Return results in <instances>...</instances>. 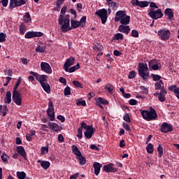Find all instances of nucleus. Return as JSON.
<instances>
[{"mask_svg": "<svg viewBox=\"0 0 179 179\" xmlns=\"http://www.w3.org/2000/svg\"><path fill=\"white\" fill-rule=\"evenodd\" d=\"M80 27V24L78 20H71V27H70V15H66L64 16V24L61 26V29L63 33H66L71 29H76Z\"/></svg>", "mask_w": 179, "mask_h": 179, "instance_id": "nucleus-1", "label": "nucleus"}, {"mask_svg": "<svg viewBox=\"0 0 179 179\" xmlns=\"http://www.w3.org/2000/svg\"><path fill=\"white\" fill-rule=\"evenodd\" d=\"M22 80V78L20 76L17 82L15 83L13 91V96H12L13 101L18 106H22V94L19 91H17V88L21 84Z\"/></svg>", "mask_w": 179, "mask_h": 179, "instance_id": "nucleus-2", "label": "nucleus"}, {"mask_svg": "<svg viewBox=\"0 0 179 179\" xmlns=\"http://www.w3.org/2000/svg\"><path fill=\"white\" fill-rule=\"evenodd\" d=\"M140 112L143 119L147 121L155 120L158 117L156 110L152 107L150 108V110H141Z\"/></svg>", "mask_w": 179, "mask_h": 179, "instance_id": "nucleus-3", "label": "nucleus"}, {"mask_svg": "<svg viewBox=\"0 0 179 179\" xmlns=\"http://www.w3.org/2000/svg\"><path fill=\"white\" fill-rule=\"evenodd\" d=\"M138 76L143 79V80L146 81L150 76V71L148 68V64L144 63L138 64Z\"/></svg>", "mask_w": 179, "mask_h": 179, "instance_id": "nucleus-4", "label": "nucleus"}, {"mask_svg": "<svg viewBox=\"0 0 179 179\" xmlns=\"http://www.w3.org/2000/svg\"><path fill=\"white\" fill-rule=\"evenodd\" d=\"M148 16L153 20H157V19L162 18L164 16V14L162 13L161 8H158L157 10L150 8Z\"/></svg>", "mask_w": 179, "mask_h": 179, "instance_id": "nucleus-5", "label": "nucleus"}, {"mask_svg": "<svg viewBox=\"0 0 179 179\" xmlns=\"http://www.w3.org/2000/svg\"><path fill=\"white\" fill-rule=\"evenodd\" d=\"M29 74L33 75V76L36 78V80L38 81L41 85H43V83H46L48 78V76L46 75H40L37 73V72H34L33 71H29Z\"/></svg>", "mask_w": 179, "mask_h": 179, "instance_id": "nucleus-6", "label": "nucleus"}, {"mask_svg": "<svg viewBox=\"0 0 179 179\" xmlns=\"http://www.w3.org/2000/svg\"><path fill=\"white\" fill-rule=\"evenodd\" d=\"M158 37L162 41H167L171 37V31L169 29H159L157 32Z\"/></svg>", "mask_w": 179, "mask_h": 179, "instance_id": "nucleus-7", "label": "nucleus"}, {"mask_svg": "<svg viewBox=\"0 0 179 179\" xmlns=\"http://www.w3.org/2000/svg\"><path fill=\"white\" fill-rule=\"evenodd\" d=\"M107 9L106 8H102V9H99L96 12H95V15L101 18V23L105 24L107 22Z\"/></svg>", "mask_w": 179, "mask_h": 179, "instance_id": "nucleus-8", "label": "nucleus"}, {"mask_svg": "<svg viewBox=\"0 0 179 179\" xmlns=\"http://www.w3.org/2000/svg\"><path fill=\"white\" fill-rule=\"evenodd\" d=\"M47 114L51 121H54L55 120V108L51 99H49V103H48V108L47 110Z\"/></svg>", "mask_w": 179, "mask_h": 179, "instance_id": "nucleus-9", "label": "nucleus"}, {"mask_svg": "<svg viewBox=\"0 0 179 179\" xmlns=\"http://www.w3.org/2000/svg\"><path fill=\"white\" fill-rule=\"evenodd\" d=\"M43 35L44 34L41 31H29L25 34L24 38L27 39H31V38H34L43 37Z\"/></svg>", "mask_w": 179, "mask_h": 179, "instance_id": "nucleus-10", "label": "nucleus"}, {"mask_svg": "<svg viewBox=\"0 0 179 179\" xmlns=\"http://www.w3.org/2000/svg\"><path fill=\"white\" fill-rule=\"evenodd\" d=\"M172 131H173V127L171 124H169V123L166 122L162 123L161 126V131L163 132V134H168Z\"/></svg>", "mask_w": 179, "mask_h": 179, "instance_id": "nucleus-11", "label": "nucleus"}, {"mask_svg": "<svg viewBox=\"0 0 179 179\" xmlns=\"http://www.w3.org/2000/svg\"><path fill=\"white\" fill-rule=\"evenodd\" d=\"M41 69L42 71L48 73L52 74V69L50 66V65L47 62H41Z\"/></svg>", "mask_w": 179, "mask_h": 179, "instance_id": "nucleus-12", "label": "nucleus"}, {"mask_svg": "<svg viewBox=\"0 0 179 179\" xmlns=\"http://www.w3.org/2000/svg\"><path fill=\"white\" fill-rule=\"evenodd\" d=\"M132 6H140L141 8H145L149 6L150 2L147 1H139L138 0H132L131 1Z\"/></svg>", "mask_w": 179, "mask_h": 179, "instance_id": "nucleus-13", "label": "nucleus"}, {"mask_svg": "<svg viewBox=\"0 0 179 179\" xmlns=\"http://www.w3.org/2000/svg\"><path fill=\"white\" fill-rule=\"evenodd\" d=\"M67 11V7L66 6H64L61 9V12H60V15H59V26H62V24H64V15L65 13Z\"/></svg>", "mask_w": 179, "mask_h": 179, "instance_id": "nucleus-14", "label": "nucleus"}, {"mask_svg": "<svg viewBox=\"0 0 179 179\" xmlns=\"http://www.w3.org/2000/svg\"><path fill=\"white\" fill-rule=\"evenodd\" d=\"M96 128L91 125L90 127H89L88 129L86 130V131L84 133V136L87 138V139H91L92 136L94 132H96Z\"/></svg>", "mask_w": 179, "mask_h": 179, "instance_id": "nucleus-15", "label": "nucleus"}, {"mask_svg": "<svg viewBox=\"0 0 179 179\" xmlns=\"http://www.w3.org/2000/svg\"><path fill=\"white\" fill-rule=\"evenodd\" d=\"M75 61V57H69L66 59V62L64 63V70L66 72H68L69 68L73 65Z\"/></svg>", "mask_w": 179, "mask_h": 179, "instance_id": "nucleus-16", "label": "nucleus"}, {"mask_svg": "<svg viewBox=\"0 0 179 179\" xmlns=\"http://www.w3.org/2000/svg\"><path fill=\"white\" fill-rule=\"evenodd\" d=\"M16 151L21 157H23L24 160H27V155L26 153V151L22 145H17L16 148Z\"/></svg>", "mask_w": 179, "mask_h": 179, "instance_id": "nucleus-17", "label": "nucleus"}, {"mask_svg": "<svg viewBox=\"0 0 179 179\" xmlns=\"http://www.w3.org/2000/svg\"><path fill=\"white\" fill-rule=\"evenodd\" d=\"M103 170L106 171V173H117V168L113 167V164H109L108 165L103 166Z\"/></svg>", "mask_w": 179, "mask_h": 179, "instance_id": "nucleus-18", "label": "nucleus"}, {"mask_svg": "<svg viewBox=\"0 0 179 179\" xmlns=\"http://www.w3.org/2000/svg\"><path fill=\"white\" fill-rule=\"evenodd\" d=\"M48 127L50 129H52L56 132H58V131L62 130V127H60L59 125L57 124V123H55V122H49Z\"/></svg>", "mask_w": 179, "mask_h": 179, "instance_id": "nucleus-19", "label": "nucleus"}, {"mask_svg": "<svg viewBox=\"0 0 179 179\" xmlns=\"http://www.w3.org/2000/svg\"><path fill=\"white\" fill-rule=\"evenodd\" d=\"M119 32H121V33H123V34H125L127 35H128L130 31H131V29H130V27L128 26V25H120L119 26Z\"/></svg>", "mask_w": 179, "mask_h": 179, "instance_id": "nucleus-20", "label": "nucleus"}, {"mask_svg": "<svg viewBox=\"0 0 179 179\" xmlns=\"http://www.w3.org/2000/svg\"><path fill=\"white\" fill-rule=\"evenodd\" d=\"M127 15V12L126 11H118L115 14V22H120L121 19Z\"/></svg>", "mask_w": 179, "mask_h": 179, "instance_id": "nucleus-21", "label": "nucleus"}, {"mask_svg": "<svg viewBox=\"0 0 179 179\" xmlns=\"http://www.w3.org/2000/svg\"><path fill=\"white\" fill-rule=\"evenodd\" d=\"M94 170V174L96 176H99L100 173L101 169L102 168L101 164H99V162H94L93 164Z\"/></svg>", "mask_w": 179, "mask_h": 179, "instance_id": "nucleus-22", "label": "nucleus"}, {"mask_svg": "<svg viewBox=\"0 0 179 179\" xmlns=\"http://www.w3.org/2000/svg\"><path fill=\"white\" fill-rule=\"evenodd\" d=\"M164 15L168 16V19L169 20H172V19L174 17V13L171 8H166L164 10Z\"/></svg>", "mask_w": 179, "mask_h": 179, "instance_id": "nucleus-23", "label": "nucleus"}, {"mask_svg": "<svg viewBox=\"0 0 179 179\" xmlns=\"http://www.w3.org/2000/svg\"><path fill=\"white\" fill-rule=\"evenodd\" d=\"M131 17L130 15H125V17L121 18L120 22L122 25L127 26V24H129L130 23Z\"/></svg>", "mask_w": 179, "mask_h": 179, "instance_id": "nucleus-24", "label": "nucleus"}, {"mask_svg": "<svg viewBox=\"0 0 179 179\" xmlns=\"http://www.w3.org/2000/svg\"><path fill=\"white\" fill-rule=\"evenodd\" d=\"M38 163L41 164V167L45 170H47L50 166V162L48 161L38 160Z\"/></svg>", "mask_w": 179, "mask_h": 179, "instance_id": "nucleus-25", "label": "nucleus"}, {"mask_svg": "<svg viewBox=\"0 0 179 179\" xmlns=\"http://www.w3.org/2000/svg\"><path fill=\"white\" fill-rule=\"evenodd\" d=\"M11 101H12V93L10 91H8L6 94L4 103H10Z\"/></svg>", "mask_w": 179, "mask_h": 179, "instance_id": "nucleus-26", "label": "nucleus"}, {"mask_svg": "<svg viewBox=\"0 0 179 179\" xmlns=\"http://www.w3.org/2000/svg\"><path fill=\"white\" fill-rule=\"evenodd\" d=\"M41 87H43L44 91L45 92H47L48 94L51 92V87H50L49 83H48V80H46V82H45L43 84H42Z\"/></svg>", "mask_w": 179, "mask_h": 179, "instance_id": "nucleus-27", "label": "nucleus"}, {"mask_svg": "<svg viewBox=\"0 0 179 179\" xmlns=\"http://www.w3.org/2000/svg\"><path fill=\"white\" fill-rule=\"evenodd\" d=\"M77 159H78V162H79L80 165H85V164H86L87 159H86L85 157H83L82 155V153L78 157H77Z\"/></svg>", "mask_w": 179, "mask_h": 179, "instance_id": "nucleus-28", "label": "nucleus"}, {"mask_svg": "<svg viewBox=\"0 0 179 179\" xmlns=\"http://www.w3.org/2000/svg\"><path fill=\"white\" fill-rule=\"evenodd\" d=\"M24 23H31V15H30V13L29 12L27 13H25V14L24 15Z\"/></svg>", "mask_w": 179, "mask_h": 179, "instance_id": "nucleus-29", "label": "nucleus"}, {"mask_svg": "<svg viewBox=\"0 0 179 179\" xmlns=\"http://www.w3.org/2000/svg\"><path fill=\"white\" fill-rule=\"evenodd\" d=\"M8 111V106L4 105L3 107L2 105H0V113H2L3 117H6Z\"/></svg>", "mask_w": 179, "mask_h": 179, "instance_id": "nucleus-30", "label": "nucleus"}, {"mask_svg": "<svg viewBox=\"0 0 179 179\" xmlns=\"http://www.w3.org/2000/svg\"><path fill=\"white\" fill-rule=\"evenodd\" d=\"M27 29V27L25 25L24 23L20 24V34L21 35H24L26 33Z\"/></svg>", "mask_w": 179, "mask_h": 179, "instance_id": "nucleus-31", "label": "nucleus"}, {"mask_svg": "<svg viewBox=\"0 0 179 179\" xmlns=\"http://www.w3.org/2000/svg\"><path fill=\"white\" fill-rule=\"evenodd\" d=\"M105 89H106L108 91L109 94H113V90H115V87L112 85L111 83H108L105 86Z\"/></svg>", "mask_w": 179, "mask_h": 179, "instance_id": "nucleus-32", "label": "nucleus"}, {"mask_svg": "<svg viewBox=\"0 0 179 179\" xmlns=\"http://www.w3.org/2000/svg\"><path fill=\"white\" fill-rule=\"evenodd\" d=\"M72 150L73 152L78 157L79 156H80V155L82 154L81 152L79 150L78 148L77 147V145H72Z\"/></svg>", "mask_w": 179, "mask_h": 179, "instance_id": "nucleus-33", "label": "nucleus"}, {"mask_svg": "<svg viewBox=\"0 0 179 179\" xmlns=\"http://www.w3.org/2000/svg\"><path fill=\"white\" fill-rule=\"evenodd\" d=\"M16 175L18 179H25L27 176L24 171H17Z\"/></svg>", "mask_w": 179, "mask_h": 179, "instance_id": "nucleus-34", "label": "nucleus"}, {"mask_svg": "<svg viewBox=\"0 0 179 179\" xmlns=\"http://www.w3.org/2000/svg\"><path fill=\"white\" fill-rule=\"evenodd\" d=\"M162 85H164V82L162 80L156 82L155 83V90H161V89H162V87H163Z\"/></svg>", "mask_w": 179, "mask_h": 179, "instance_id": "nucleus-35", "label": "nucleus"}, {"mask_svg": "<svg viewBox=\"0 0 179 179\" xmlns=\"http://www.w3.org/2000/svg\"><path fill=\"white\" fill-rule=\"evenodd\" d=\"M17 7V0H10L9 7L8 8L10 10H13L14 8Z\"/></svg>", "mask_w": 179, "mask_h": 179, "instance_id": "nucleus-36", "label": "nucleus"}, {"mask_svg": "<svg viewBox=\"0 0 179 179\" xmlns=\"http://www.w3.org/2000/svg\"><path fill=\"white\" fill-rule=\"evenodd\" d=\"M80 23V27H85L86 25V22H87V17L84 15L83 17L80 18V21H78Z\"/></svg>", "mask_w": 179, "mask_h": 179, "instance_id": "nucleus-37", "label": "nucleus"}, {"mask_svg": "<svg viewBox=\"0 0 179 179\" xmlns=\"http://www.w3.org/2000/svg\"><path fill=\"white\" fill-rule=\"evenodd\" d=\"M45 50H46V46L39 45V46L36 47L35 49V51L36 52H39V53H43L45 52Z\"/></svg>", "mask_w": 179, "mask_h": 179, "instance_id": "nucleus-38", "label": "nucleus"}, {"mask_svg": "<svg viewBox=\"0 0 179 179\" xmlns=\"http://www.w3.org/2000/svg\"><path fill=\"white\" fill-rule=\"evenodd\" d=\"M80 68V64L78 63L76 66H71V68L69 69L68 72L69 73L76 72V70L79 69Z\"/></svg>", "mask_w": 179, "mask_h": 179, "instance_id": "nucleus-39", "label": "nucleus"}, {"mask_svg": "<svg viewBox=\"0 0 179 179\" xmlns=\"http://www.w3.org/2000/svg\"><path fill=\"white\" fill-rule=\"evenodd\" d=\"M146 150L149 154H152L154 152V145L152 143H148L146 147Z\"/></svg>", "mask_w": 179, "mask_h": 179, "instance_id": "nucleus-40", "label": "nucleus"}, {"mask_svg": "<svg viewBox=\"0 0 179 179\" xmlns=\"http://www.w3.org/2000/svg\"><path fill=\"white\" fill-rule=\"evenodd\" d=\"M159 63L157 59H151L149 62H148V66L150 69H153V66L155 65V64Z\"/></svg>", "mask_w": 179, "mask_h": 179, "instance_id": "nucleus-41", "label": "nucleus"}, {"mask_svg": "<svg viewBox=\"0 0 179 179\" xmlns=\"http://www.w3.org/2000/svg\"><path fill=\"white\" fill-rule=\"evenodd\" d=\"M48 152H49V145H46L45 147H42L41 148V154H42V155L47 154V153H48Z\"/></svg>", "mask_w": 179, "mask_h": 179, "instance_id": "nucleus-42", "label": "nucleus"}, {"mask_svg": "<svg viewBox=\"0 0 179 179\" xmlns=\"http://www.w3.org/2000/svg\"><path fill=\"white\" fill-rule=\"evenodd\" d=\"M92 125H87L86 122H82L80 123V127H79L83 131V129H85L86 131L91 127Z\"/></svg>", "mask_w": 179, "mask_h": 179, "instance_id": "nucleus-43", "label": "nucleus"}, {"mask_svg": "<svg viewBox=\"0 0 179 179\" xmlns=\"http://www.w3.org/2000/svg\"><path fill=\"white\" fill-rule=\"evenodd\" d=\"M76 104L78 106H87V103L85 100H80V99H77L76 100Z\"/></svg>", "mask_w": 179, "mask_h": 179, "instance_id": "nucleus-44", "label": "nucleus"}, {"mask_svg": "<svg viewBox=\"0 0 179 179\" xmlns=\"http://www.w3.org/2000/svg\"><path fill=\"white\" fill-rule=\"evenodd\" d=\"M157 151H158V157H162L164 153V151L161 144L158 145Z\"/></svg>", "mask_w": 179, "mask_h": 179, "instance_id": "nucleus-45", "label": "nucleus"}, {"mask_svg": "<svg viewBox=\"0 0 179 179\" xmlns=\"http://www.w3.org/2000/svg\"><path fill=\"white\" fill-rule=\"evenodd\" d=\"M71 94V88L69 86L64 88V96H69Z\"/></svg>", "mask_w": 179, "mask_h": 179, "instance_id": "nucleus-46", "label": "nucleus"}, {"mask_svg": "<svg viewBox=\"0 0 179 179\" xmlns=\"http://www.w3.org/2000/svg\"><path fill=\"white\" fill-rule=\"evenodd\" d=\"M151 76H152V80H153L154 81H158V80L159 81V80H161V79H162V76H159V75L151 74Z\"/></svg>", "mask_w": 179, "mask_h": 179, "instance_id": "nucleus-47", "label": "nucleus"}, {"mask_svg": "<svg viewBox=\"0 0 179 179\" xmlns=\"http://www.w3.org/2000/svg\"><path fill=\"white\" fill-rule=\"evenodd\" d=\"M136 77V73L135 71H131L129 73L128 78L133 79Z\"/></svg>", "mask_w": 179, "mask_h": 179, "instance_id": "nucleus-48", "label": "nucleus"}, {"mask_svg": "<svg viewBox=\"0 0 179 179\" xmlns=\"http://www.w3.org/2000/svg\"><path fill=\"white\" fill-rule=\"evenodd\" d=\"M7 35L3 34V32L0 33V43H4L6 41Z\"/></svg>", "mask_w": 179, "mask_h": 179, "instance_id": "nucleus-49", "label": "nucleus"}, {"mask_svg": "<svg viewBox=\"0 0 179 179\" xmlns=\"http://www.w3.org/2000/svg\"><path fill=\"white\" fill-rule=\"evenodd\" d=\"M113 38H114L115 40H117V41H118V40H123L124 36H123V34H115V35L114 36Z\"/></svg>", "mask_w": 179, "mask_h": 179, "instance_id": "nucleus-50", "label": "nucleus"}, {"mask_svg": "<svg viewBox=\"0 0 179 179\" xmlns=\"http://www.w3.org/2000/svg\"><path fill=\"white\" fill-rule=\"evenodd\" d=\"M123 120L124 121H126V122H127V123H130L131 122V120L130 119V116L128 113H126V114L124 115Z\"/></svg>", "mask_w": 179, "mask_h": 179, "instance_id": "nucleus-51", "label": "nucleus"}, {"mask_svg": "<svg viewBox=\"0 0 179 179\" xmlns=\"http://www.w3.org/2000/svg\"><path fill=\"white\" fill-rule=\"evenodd\" d=\"M16 4H17V7L22 6L26 4V1H24V0H20V1L16 0Z\"/></svg>", "mask_w": 179, "mask_h": 179, "instance_id": "nucleus-52", "label": "nucleus"}, {"mask_svg": "<svg viewBox=\"0 0 179 179\" xmlns=\"http://www.w3.org/2000/svg\"><path fill=\"white\" fill-rule=\"evenodd\" d=\"M131 36L133 38H138L139 37V33L138 31L133 29L131 31Z\"/></svg>", "mask_w": 179, "mask_h": 179, "instance_id": "nucleus-53", "label": "nucleus"}, {"mask_svg": "<svg viewBox=\"0 0 179 179\" xmlns=\"http://www.w3.org/2000/svg\"><path fill=\"white\" fill-rule=\"evenodd\" d=\"M158 100L163 103V102L166 101V96L162 94H159Z\"/></svg>", "mask_w": 179, "mask_h": 179, "instance_id": "nucleus-54", "label": "nucleus"}, {"mask_svg": "<svg viewBox=\"0 0 179 179\" xmlns=\"http://www.w3.org/2000/svg\"><path fill=\"white\" fill-rule=\"evenodd\" d=\"M98 101L101 104H108L109 103L106 99H104L101 97L98 98Z\"/></svg>", "mask_w": 179, "mask_h": 179, "instance_id": "nucleus-55", "label": "nucleus"}, {"mask_svg": "<svg viewBox=\"0 0 179 179\" xmlns=\"http://www.w3.org/2000/svg\"><path fill=\"white\" fill-rule=\"evenodd\" d=\"M129 103L130 104V106H136V104L138 103V101L136 99H131L129 100Z\"/></svg>", "mask_w": 179, "mask_h": 179, "instance_id": "nucleus-56", "label": "nucleus"}, {"mask_svg": "<svg viewBox=\"0 0 179 179\" xmlns=\"http://www.w3.org/2000/svg\"><path fill=\"white\" fill-rule=\"evenodd\" d=\"M78 134H77V136L78 138V139H82L83 138V130H82V128H78Z\"/></svg>", "mask_w": 179, "mask_h": 179, "instance_id": "nucleus-57", "label": "nucleus"}, {"mask_svg": "<svg viewBox=\"0 0 179 179\" xmlns=\"http://www.w3.org/2000/svg\"><path fill=\"white\" fill-rule=\"evenodd\" d=\"M59 82L60 83L63 84L64 85H67V80L64 77H60L59 79Z\"/></svg>", "mask_w": 179, "mask_h": 179, "instance_id": "nucleus-58", "label": "nucleus"}, {"mask_svg": "<svg viewBox=\"0 0 179 179\" xmlns=\"http://www.w3.org/2000/svg\"><path fill=\"white\" fill-rule=\"evenodd\" d=\"M122 124H123V128L124 129H126L127 131H131V127L128 124V123L125 122H122Z\"/></svg>", "mask_w": 179, "mask_h": 179, "instance_id": "nucleus-59", "label": "nucleus"}, {"mask_svg": "<svg viewBox=\"0 0 179 179\" xmlns=\"http://www.w3.org/2000/svg\"><path fill=\"white\" fill-rule=\"evenodd\" d=\"M73 84L74 85V86L78 87H80L82 88V83H80V82L77 81V80H74L73 81Z\"/></svg>", "mask_w": 179, "mask_h": 179, "instance_id": "nucleus-60", "label": "nucleus"}, {"mask_svg": "<svg viewBox=\"0 0 179 179\" xmlns=\"http://www.w3.org/2000/svg\"><path fill=\"white\" fill-rule=\"evenodd\" d=\"M160 90L161 91L159 94L166 96L167 92H166V90L164 88V87H162V88H161Z\"/></svg>", "mask_w": 179, "mask_h": 179, "instance_id": "nucleus-61", "label": "nucleus"}, {"mask_svg": "<svg viewBox=\"0 0 179 179\" xmlns=\"http://www.w3.org/2000/svg\"><path fill=\"white\" fill-rule=\"evenodd\" d=\"M169 90L170 91L173 92L176 94V90H178V87H177L176 85H172V86H171V87H169Z\"/></svg>", "mask_w": 179, "mask_h": 179, "instance_id": "nucleus-62", "label": "nucleus"}, {"mask_svg": "<svg viewBox=\"0 0 179 179\" xmlns=\"http://www.w3.org/2000/svg\"><path fill=\"white\" fill-rule=\"evenodd\" d=\"M1 3L2 4V6L3 7H7L8 6V0H1Z\"/></svg>", "mask_w": 179, "mask_h": 179, "instance_id": "nucleus-63", "label": "nucleus"}, {"mask_svg": "<svg viewBox=\"0 0 179 179\" xmlns=\"http://www.w3.org/2000/svg\"><path fill=\"white\" fill-rule=\"evenodd\" d=\"M64 138L63 137L62 134H59L58 136V141L59 143H62V142H64Z\"/></svg>", "mask_w": 179, "mask_h": 179, "instance_id": "nucleus-64", "label": "nucleus"}]
</instances>
